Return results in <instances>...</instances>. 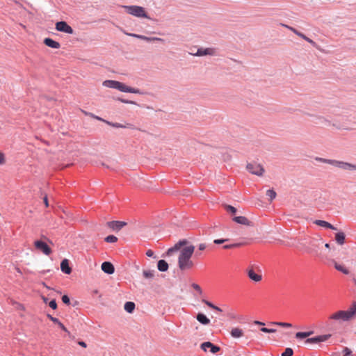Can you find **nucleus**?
<instances>
[{
    "mask_svg": "<svg viewBox=\"0 0 356 356\" xmlns=\"http://www.w3.org/2000/svg\"><path fill=\"white\" fill-rule=\"evenodd\" d=\"M47 317L54 323H56L58 324V323H59V320L58 318H56V317H53L50 314H47Z\"/></svg>",
    "mask_w": 356,
    "mask_h": 356,
    "instance_id": "09e8293b",
    "label": "nucleus"
},
{
    "mask_svg": "<svg viewBox=\"0 0 356 356\" xmlns=\"http://www.w3.org/2000/svg\"><path fill=\"white\" fill-rule=\"evenodd\" d=\"M313 333H314L313 331L298 332L296 334V338L297 339H306V340L304 341L305 344H314V343H319L321 342H324L331 337V334H327L318 335V336L311 337V338H307L309 336H311Z\"/></svg>",
    "mask_w": 356,
    "mask_h": 356,
    "instance_id": "f03ea898",
    "label": "nucleus"
},
{
    "mask_svg": "<svg viewBox=\"0 0 356 356\" xmlns=\"http://www.w3.org/2000/svg\"><path fill=\"white\" fill-rule=\"evenodd\" d=\"M56 29L58 31L68 33V34H73L74 30L73 29L67 24V23L65 21H60L56 23Z\"/></svg>",
    "mask_w": 356,
    "mask_h": 356,
    "instance_id": "1a4fd4ad",
    "label": "nucleus"
},
{
    "mask_svg": "<svg viewBox=\"0 0 356 356\" xmlns=\"http://www.w3.org/2000/svg\"><path fill=\"white\" fill-rule=\"evenodd\" d=\"M135 307L136 305L134 302L128 301L125 302L124 309L127 312L131 314L134 311Z\"/></svg>",
    "mask_w": 356,
    "mask_h": 356,
    "instance_id": "393cba45",
    "label": "nucleus"
},
{
    "mask_svg": "<svg viewBox=\"0 0 356 356\" xmlns=\"http://www.w3.org/2000/svg\"><path fill=\"white\" fill-rule=\"evenodd\" d=\"M44 203L47 207H49L48 198L47 196L44 197Z\"/></svg>",
    "mask_w": 356,
    "mask_h": 356,
    "instance_id": "13d9d810",
    "label": "nucleus"
},
{
    "mask_svg": "<svg viewBox=\"0 0 356 356\" xmlns=\"http://www.w3.org/2000/svg\"><path fill=\"white\" fill-rule=\"evenodd\" d=\"M125 11L133 16L149 19L145 8L139 6H122Z\"/></svg>",
    "mask_w": 356,
    "mask_h": 356,
    "instance_id": "39448f33",
    "label": "nucleus"
},
{
    "mask_svg": "<svg viewBox=\"0 0 356 356\" xmlns=\"http://www.w3.org/2000/svg\"><path fill=\"white\" fill-rule=\"evenodd\" d=\"M233 220L241 225H248V226H252V222L250 221L245 216H236L233 218Z\"/></svg>",
    "mask_w": 356,
    "mask_h": 356,
    "instance_id": "2eb2a0df",
    "label": "nucleus"
},
{
    "mask_svg": "<svg viewBox=\"0 0 356 356\" xmlns=\"http://www.w3.org/2000/svg\"><path fill=\"white\" fill-rule=\"evenodd\" d=\"M343 356H350L352 353V351L348 348L345 347L343 350Z\"/></svg>",
    "mask_w": 356,
    "mask_h": 356,
    "instance_id": "a18cd8bd",
    "label": "nucleus"
},
{
    "mask_svg": "<svg viewBox=\"0 0 356 356\" xmlns=\"http://www.w3.org/2000/svg\"><path fill=\"white\" fill-rule=\"evenodd\" d=\"M146 38L147 36L145 35H139V37H138V39H140V40H146Z\"/></svg>",
    "mask_w": 356,
    "mask_h": 356,
    "instance_id": "052dcab7",
    "label": "nucleus"
},
{
    "mask_svg": "<svg viewBox=\"0 0 356 356\" xmlns=\"http://www.w3.org/2000/svg\"><path fill=\"white\" fill-rule=\"evenodd\" d=\"M260 330L265 333H275L276 332L275 329L267 328L264 327H261Z\"/></svg>",
    "mask_w": 356,
    "mask_h": 356,
    "instance_id": "ea45409f",
    "label": "nucleus"
},
{
    "mask_svg": "<svg viewBox=\"0 0 356 356\" xmlns=\"http://www.w3.org/2000/svg\"><path fill=\"white\" fill-rule=\"evenodd\" d=\"M118 81L106 80L103 82V86L110 88H117Z\"/></svg>",
    "mask_w": 356,
    "mask_h": 356,
    "instance_id": "bb28decb",
    "label": "nucleus"
},
{
    "mask_svg": "<svg viewBox=\"0 0 356 356\" xmlns=\"http://www.w3.org/2000/svg\"><path fill=\"white\" fill-rule=\"evenodd\" d=\"M243 334V330L239 327H233L230 331V335L234 339L241 338Z\"/></svg>",
    "mask_w": 356,
    "mask_h": 356,
    "instance_id": "aec40b11",
    "label": "nucleus"
},
{
    "mask_svg": "<svg viewBox=\"0 0 356 356\" xmlns=\"http://www.w3.org/2000/svg\"><path fill=\"white\" fill-rule=\"evenodd\" d=\"M104 241L107 243H115L118 241V238L114 235H108L104 238Z\"/></svg>",
    "mask_w": 356,
    "mask_h": 356,
    "instance_id": "f704fd0d",
    "label": "nucleus"
},
{
    "mask_svg": "<svg viewBox=\"0 0 356 356\" xmlns=\"http://www.w3.org/2000/svg\"><path fill=\"white\" fill-rule=\"evenodd\" d=\"M254 323L255 325H265V323H263V322H261V321H255L254 322Z\"/></svg>",
    "mask_w": 356,
    "mask_h": 356,
    "instance_id": "bf43d9fd",
    "label": "nucleus"
},
{
    "mask_svg": "<svg viewBox=\"0 0 356 356\" xmlns=\"http://www.w3.org/2000/svg\"><path fill=\"white\" fill-rule=\"evenodd\" d=\"M57 325H58L59 326V327H60V329H62L64 332H67V333L70 334V332L68 331V330L66 328V327H65V325H63L60 321H59V323H58V324H57Z\"/></svg>",
    "mask_w": 356,
    "mask_h": 356,
    "instance_id": "de8ad7c7",
    "label": "nucleus"
},
{
    "mask_svg": "<svg viewBox=\"0 0 356 356\" xmlns=\"http://www.w3.org/2000/svg\"><path fill=\"white\" fill-rule=\"evenodd\" d=\"M78 343H79V345H80L81 347H83V348H86V346H87L86 343L83 341H79Z\"/></svg>",
    "mask_w": 356,
    "mask_h": 356,
    "instance_id": "6e6d98bb",
    "label": "nucleus"
},
{
    "mask_svg": "<svg viewBox=\"0 0 356 356\" xmlns=\"http://www.w3.org/2000/svg\"><path fill=\"white\" fill-rule=\"evenodd\" d=\"M49 305L52 309H56L57 308V303L56 302V300H51L49 302Z\"/></svg>",
    "mask_w": 356,
    "mask_h": 356,
    "instance_id": "49530a36",
    "label": "nucleus"
},
{
    "mask_svg": "<svg viewBox=\"0 0 356 356\" xmlns=\"http://www.w3.org/2000/svg\"><path fill=\"white\" fill-rule=\"evenodd\" d=\"M225 209L227 212L231 213L232 214H235L237 211L236 209L233 206L227 204L225 205Z\"/></svg>",
    "mask_w": 356,
    "mask_h": 356,
    "instance_id": "c9c22d12",
    "label": "nucleus"
},
{
    "mask_svg": "<svg viewBox=\"0 0 356 356\" xmlns=\"http://www.w3.org/2000/svg\"><path fill=\"white\" fill-rule=\"evenodd\" d=\"M42 300H43V302H45V303H47V301H48V298H46V297H44V296L42 297Z\"/></svg>",
    "mask_w": 356,
    "mask_h": 356,
    "instance_id": "680f3d73",
    "label": "nucleus"
},
{
    "mask_svg": "<svg viewBox=\"0 0 356 356\" xmlns=\"http://www.w3.org/2000/svg\"><path fill=\"white\" fill-rule=\"evenodd\" d=\"M246 168L249 172L257 176H261L264 172V168L263 166L257 163H248Z\"/></svg>",
    "mask_w": 356,
    "mask_h": 356,
    "instance_id": "423d86ee",
    "label": "nucleus"
},
{
    "mask_svg": "<svg viewBox=\"0 0 356 356\" xmlns=\"http://www.w3.org/2000/svg\"><path fill=\"white\" fill-rule=\"evenodd\" d=\"M34 245L36 249L40 250L45 255H49L52 252L49 246L42 241H35L34 242Z\"/></svg>",
    "mask_w": 356,
    "mask_h": 356,
    "instance_id": "9d476101",
    "label": "nucleus"
},
{
    "mask_svg": "<svg viewBox=\"0 0 356 356\" xmlns=\"http://www.w3.org/2000/svg\"><path fill=\"white\" fill-rule=\"evenodd\" d=\"M356 315V302H354L347 311L340 310L330 316V319L338 321H348Z\"/></svg>",
    "mask_w": 356,
    "mask_h": 356,
    "instance_id": "7ed1b4c3",
    "label": "nucleus"
},
{
    "mask_svg": "<svg viewBox=\"0 0 356 356\" xmlns=\"http://www.w3.org/2000/svg\"><path fill=\"white\" fill-rule=\"evenodd\" d=\"M146 42H153V41H159V42H164V40L161 38H156V37H147L146 38Z\"/></svg>",
    "mask_w": 356,
    "mask_h": 356,
    "instance_id": "4c0bfd02",
    "label": "nucleus"
},
{
    "mask_svg": "<svg viewBox=\"0 0 356 356\" xmlns=\"http://www.w3.org/2000/svg\"><path fill=\"white\" fill-rule=\"evenodd\" d=\"M322 239L312 238L309 243V247L307 248V252L309 253L317 254L322 245Z\"/></svg>",
    "mask_w": 356,
    "mask_h": 356,
    "instance_id": "0eeeda50",
    "label": "nucleus"
},
{
    "mask_svg": "<svg viewBox=\"0 0 356 356\" xmlns=\"http://www.w3.org/2000/svg\"><path fill=\"white\" fill-rule=\"evenodd\" d=\"M248 275L250 280L256 282L261 281L262 279L261 275L257 274L253 269L248 270Z\"/></svg>",
    "mask_w": 356,
    "mask_h": 356,
    "instance_id": "412c9836",
    "label": "nucleus"
},
{
    "mask_svg": "<svg viewBox=\"0 0 356 356\" xmlns=\"http://www.w3.org/2000/svg\"><path fill=\"white\" fill-rule=\"evenodd\" d=\"M126 34L129 35V36H131V37H134V38H138V37H139V35L138 34H136V33H126Z\"/></svg>",
    "mask_w": 356,
    "mask_h": 356,
    "instance_id": "4d7b16f0",
    "label": "nucleus"
},
{
    "mask_svg": "<svg viewBox=\"0 0 356 356\" xmlns=\"http://www.w3.org/2000/svg\"><path fill=\"white\" fill-rule=\"evenodd\" d=\"M195 250V246L193 245L186 246L179 253L178 257V266L181 270L191 269L194 264L191 259Z\"/></svg>",
    "mask_w": 356,
    "mask_h": 356,
    "instance_id": "f257e3e1",
    "label": "nucleus"
},
{
    "mask_svg": "<svg viewBox=\"0 0 356 356\" xmlns=\"http://www.w3.org/2000/svg\"><path fill=\"white\" fill-rule=\"evenodd\" d=\"M276 192L273 189H269L266 191V195L269 197L270 201H272L276 197Z\"/></svg>",
    "mask_w": 356,
    "mask_h": 356,
    "instance_id": "72a5a7b5",
    "label": "nucleus"
},
{
    "mask_svg": "<svg viewBox=\"0 0 356 356\" xmlns=\"http://www.w3.org/2000/svg\"><path fill=\"white\" fill-rule=\"evenodd\" d=\"M206 245L204 243H200L199 245H198V250L200 251H202V250H204L205 248H206Z\"/></svg>",
    "mask_w": 356,
    "mask_h": 356,
    "instance_id": "603ef678",
    "label": "nucleus"
},
{
    "mask_svg": "<svg viewBox=\"0 0 356 356\" xmlns=\"http://www.w3.org/2000/svg\"><path fill=\"white\" fill-rule=\"evenodd\" d=\"M127 225V222L124 221L113 220L106 222V226L113 231L118 232Z\"/></svg>",
    "mask_w": 356,
    "mask_h": 356,
    "instance_id": "9b49d317",
    "label": "nucleus"
},
{
    "mask_svg": "<svg viewBox=\"0 0 356 356\" xmlns=\"http://www.w3.org/2000/svg\"><path fill=\"white\" fill-rule=\"evenodd\" d=\"M196 318L198 322H200L202 325H209L210 323V319L207 317V316L202 313H198Z\"/></svg>",
    "mask_w": 356,
    "mask_h": 356,
    "instance_id": "4be33fe9",
    "label": "nucleus"
},
{
    "mask_svg": "<svg viewBox=\"0 0 356 356\" xmlns=\"http://www.w3.org/2000/svg\"><path fill=\"white\" fill-rule=\"evenodd\" d=\"M202 302L203 303H204L205 305H207L209 307L211 308L212 309H214L218 312H222V309L220 307L216 306L212 302H211L205 299H202Z\"/></svg>",
    "mask_w": 356,
    "mask_h": 356,
    "instance_id": "c85d7f7f",
    "label": "nucleus"
},
{
    "mask_svg": "<svg viewBox=\"0 0 356 356\" xmlns=\"http://www.w3.org/2000/svg\"><path fill=\"white\" fill-rule=\"evenodd\" d=\"M44 44L53 49H59L60 47V44L58 42H56L50 38H45L44 40Z\"/></svg>",
    "mask_w": 356,
    "mask_h": 356,
    "instance_id": "dca6fc26",
    "label": "nucleus"
},
{
    "mask_svg": "<svg viewBox=\"0 0 356 356\" xmlns=\"http://www.w3.org/2000/svg\"><path fill=\"white\" fill-rule=\"evenodd\" d=\"M191 286L200 294H202V290L201 289V287L200 286V285H198L196 283H193L191 284Z\"/></svg>",
    "mask_w": 356,
    "mask_h": 356,
    "instance_id": "58836bf2",
    "label": "nucleus"
},
{
    "mask_svg": "<svg viewBox=\"0 0 356 356\" xmlns=\"http://www.w3.org/2000/svg\"><path fill=\"white\" fill-rule=\"evenodd\" d=\"M228 241H229V238H220V239H215L213 241V243L215 244L219 245V244H222V243H225V242H227Z\"/></svg>",
    "mask_w": 356,
    "mask_h": 356,
    "instance_id": "37998d69",
    "label": "nucleus"
},
{
    "mask_svg": "<svg viewBox=\"0 0 356 356\" xmlns=\"http://www.w3.org/2000/svg\"><path fill=\"white\" fill-rule=\"evenodd\" d=\"M5 163V157L3 153L0 152V164H3Z\"/></svg>",
    "mask_w": 356,
    "mask_h": 356,
    "instance_id": "3c124183",
    "label": "nucleus"
},
{
    "mask_svg": "<svg viewBox=\"0 0 356 356\" xmlns=\"http://www.w3.org/2000/svg\"><path fill=\"white\" fill-rule=\"evenodd\" d=\"M200 346L201 348L205 352L208 348H209L210 352L213 354L217 353L220 350V348L218 346H216L210 341L204 342L201 344Z\"/></svg>",
    "mask_w": 356,
    "mask_h": 356,
    "instance_id": "f8f14e48",
    "label": "nucleus"
},
{
    "mask_svg": "<svg viewBox=\"0 0 356 356\" xmlns=\"http://www.w3.org/2000/svg\"><path fill=\"white\" fill-rule=\"evenodd\" d=\"M85 115H88L92 118H95V119H97L98 120H100V121H103L104 122V119H102V118L99 117V116H97L95 115V114L92 113H88V112H84Z\"/></svg>",
    "mask_w": 356,
    "mask_h": 356,
    "instance_id": "79ce46f5",
    "label": "nucleus"
},
{
    "mask_svg": "<svg viewBox=\"0 0 356 356\" xmlns=\"http://www.w3.org/2000/svg\"><path fill=\"white\" fill-rule=\"evenodd\" d=\"M315 159L319 162L332 165L343 170H356V165L348 162L334 159H327L321 157H316Z\"/></svg>",
    "mask_w": 356,
    "mask_h": 356,
    "instance_id": "20e7f679",
    "label": "nucleus"
},
{
    "mask_svg": "<svg viewBox=\"0 0 356 356\" xmlns=\"http://www.w3.org/2000/svg\"><path fill=\"white\" fill-rule=\"evenodd\" d=\"M168 264L163 259H161L157 263L158 270L161 272H165L168 269Z\"/></svg>",
    "mask_w": 356,
    "mask_h": 356,
    "instance_id": "5701e85b",
    "label": "nucleus"
},
{
    "mask_svg": "<svg viewBox=\"0 0 356 356\" xmlns=\"http://www.w3.org/2000/svg\"><path fill=\"white\" fill-rule=\"evenodd\" d=\"M188 243V241L186 239L180 240L178 242V245L181 247L186 245Z\"/></svg>",
    "mask_w": 356,
    "mask_h": 356,
    "instance_id": "8fccbe9b",
    "label": "nucleus"
},
{
    "mask_svg": "<svg viewBox=\"0 0 356 356\" xmlns=\"http://www.w3.org/2000/svg\"><path fill=\"white\" fill-rule=\"evenodd\" d=\"M244 244H245L244 243H232V244H227V245H225L223 246V248L224 249L236 248L241 247V246L243 245Z\"/></svg>",
    "mask_w": 356,
    "mask_h": 356,
    "instance_id": "473e14b6",
    "label": "nucleus"
},
{
    "mask_svg": "<svg viewBox=\"0 0 356 356\" xmlns=\"http://www.w3.org/2000/svg\"><path fill=\"white\" fill-rule=\"evenodd\" d=\"M334 268L345 275H348L350 271L345 268L343 265L339 264L337 262L333 260Z\"/></svg>",
    "mask_w": 356,
    "mask_h": 356,
    "instance_id": "a878e982",
    "label": "nucleus"
},
{
    "mask_svg": "<svg viewBox=\"0 0 356 356\" xmlns=\"http://www.w3.org/2000/svg\"><path fill=\"white\" fill-rule=\"evenodd\" d=\"M314 223L315 225H318V226H321V227H325V228H327V229H332V230H337V227H335L332 224H330V222H328L327 221H325V220H316L314 222Z\"/></svg>",
    "mask_w": 356,
    "mask_h": 356,
    "instance_id": "f3484780",
    "label": "nucleus"
},
{
    "mask_svg": "<svg viewBox=\"0 0 356 356\" xmlns=\"http://www.w3.org/2000/svg\"><path fill=\"white\" fill-rule=\"evenodd\" d=\"M60 269L63 273L65 274H70L72 268L69 265V261L67 259H64L60 263Z\"/></svg>",
    "mask_w": 356,
    "mask_h": 356,
    "instance_id": "a211bd4d",
    "label": "nucleus"
},
{
    "mask_svg": "<svg viewBox=\"0 0 356 356\" xmlns=\"http://www.w3.org/2000/svg\"><path fill=\"white\" fill-rule=\"evenodd\" d=\"M181 248V246L177 243L173 247L169 248L166 252L168 256H171L175 252L178 251Z\"/></svg>",
    "mask_w": 356,
    "mask_h": 356,
    "instance_id": "7c9ffc66",
    "label": "nucleus"
},
{
    "mask_svg": "<svg viewBox=\"0 0 356 356\" xmlns=\"http://www.w3.org/2000/svg\"><path fill=\"white\" fill-rule=\"evenodd\" d=\"M191 54L195 56H213L216 54V49L213 48H199L196 53H191Z\"/></svg>",
    "mask_w": 356,
    "mask_h": 356,
    "instance_id": "ddd939ff",
    "label": "nucleus"
},
{
    "mask_svg": "<svg viewBox=\"0 0 356 356\" xmlns=\"http://www.w3.org/2000/svg\"><path fill=\"white\" fill-rule=\"evenodd\" d=\"M303 40H305V41L308 42L309 44H311L313 47H317V44L316 43V42H314V40H312V39L309 38L308 37H307L305 35H304V37L302 38Z\"/></svg>",
    "mask_w": 356,
    "mask_h": 356,
    "instance_id": "a19ab883",
    "label": "nucleus"
},
{
    "mask_svg": "<svg viewBox=\"0 0 356 356\" xmlns=\"http://www.w3.org/2000/svg\"><path fill=\"white\" fill-rule=\"evenodd\" d=\"M154 270H144L143 272V275L146 279H152L154 276Z\"/></svg>",
    "mask_w": 356,
    "mask_h": 356,
    "instance_id": "2f4dec72",
    "label": "nucleus"
},
{
    "mask_svg": "<svg viewBox=\"0 0 356 356\" xmlns=\"http://www.w3.org/2000/svg\"><path fill=\"white\" fill-rule=\"evenodd\" d=\"M325 247L326 248H330V244H329V243H325Z\"/></svg>",
    "mask_w": 356,
    "mask_h": 356,
    "instance_id": "e2e57ef3",
    "label": "nucleus"
},
{
    "mask_svg": "<svg viewBox=\"0 0 356 356\" xmlns=\"http://www.w3.org/2000/svg\"><path fill=\"white\" fill-rule=\"evenodd\" d=\"M102 270L106 274L111 275L115 271L114 266L109 261H104L101 266Z\"/></svg>",
    "mask_w": 356,
    "mask_h": 356,
    "instance_id": "4468645a",
    "label": "nucleus"
},
{
    "mask_svg": "<svg viewBox=\"0 0 356 356\" xmlns=\"http://www.w3.org/2000/svg\"><path fill=\"white\" fill-rule=\"evenodd\" d=\"M117 90L123 92H130L134 94H143L144 92L140 91L138 88H132L126 86L124 83L118 81L117 84Z\"/></svg>",
    "mask_w": 356,
    "mask_h": 356,
    "instance_id": "6e6552de",
    "label": "nucleus"
},
{
    "mask_svg": "<svg viewBox=\"0 0 356 356\" xmlns=\"http://www.w3.org/2000/svg\"><path fill=\"white\" fill-rule=\"evenodd\" d=\"M345 234L343 232H339L335 234V241L339 245H343L345 243Z\"/></svg>",
    "mask_w": 356,
    "mask_h": 356,
    "instance_id": "b1692460",
    "label": "nucleus"
},
{
    "mask_svg": "<svg viewBox=\"0 0 356 356\" xmlns=\"http://www.w3.org/2000/svg\"><path fill=\"white\" fill-rule=\"evenodd\" d=\"M43 285L47 289H51V288L48 286L46 285L45 283H43Z\"/></svg>",
    "mask_w": 356,
    "mask_h": 356,
    "instance_id": "0e129e2a",
    "label": "nucleus"
},
{
    "mask_svg": "<svg viewBox=\"0 0 356 356\" xmlns=\"http://www.w3.org/2000/svg\"><path fill=\"white\" fill-rule=\"evenodd\" d=\"M146 255L149 257H152L154 256V252L152 250H148L146 252Z\"/></svg>",
    "mask_w": 356,
    "mask_h": 356,
    "instance_id": "864d4df0",
    "label": "nucleus"
},
{
    "mask_svg": "<svg viewBox=\"0 0 356 356\" xmlns=\"http://www.w3.org/2000/svg\"><path fill=\"white\" fill-rule=\"evenodd\" d=\"M120 101H121L122 102L125 103V104H135V102H134L133 101H129V100L122 99H120Z\"/></svg>",
    "mask_w": 356,
    "mask_h": 356,
    "instance_id": "5fc2aeb1",
    "label": "nucleus"
},
{
    "mask_svg": "<svg viewBox=\"0 0 356 356\" xmlns=\"http://www.w3.org/2000/svg\"><path fill=\"white\" fill-rule=\"evenodd\" d=\"M62 301L63 302V303H65L66 305H70V299L68 297V296H67V295L63 296Z\"/></svg>",
    "mask_w": 356,
    "mask_h": 356,
    "instance_id": "c03bdc74",
    "label": "nucleus"
},
{
    "mask_svg": "<svg viewBox=\"0 0 356 356\" xmlns=\"http://www.w3.org/2000/svg\"><path fill=\"white\" fill-rule=\"evenodd\" d=\"M293 350L291 348H286L284 353H282V356H292Z\"/></svg>",
    "mask_w": 356,
    "mask_h": 356,
    "instance_id": "e433bc0d",
    "label": "nucleus"
},
{
    "mask_svg": "<svg viewBox=\"0 0 356 356\" xmlns=\"http://www.w3.org/2000/svg\"><path fill=\"white\" fill-rule=\"evenodd\" d=\"M270 325H278L282 327L285 328H289L292 327V324L289 323H284V322H270Z\"/></svg>",
    "mask_w": 356,
    "mask_h": 356,
    "instance_id": "c756f323",
    "label": "nucleus"
},
{
    "mask_svg": "<svg viewBox=\"0 0 356 356\" xmlns=\"http://www.w3.org/2000/svg\"><path fill=\"white\" fill-rule=\"evenodd\" d=\"M281 25L286 29H288L289 30L291 31L293 33H294L296 35H297L298 36L300 37L301 38H302L305 35V34H303L302 33L300 32L299 31H298L297 29H296L295 28L292 27V26H290L289 25H286V24H281Z\"/></svg>",
    "mask_w": 356,
    "mask_h": 356,
    "instance_id": "cd10ccee",
    "label": "nucleus"
},
{
    "mask_svg": "<svg viewBox=\"0 0 356 356\" xmlns=\"http://www.w3.org/2000/svg\"><path fill=\"white\" fill-rule=\"evenodd\" d=\"M104 122L113 127H115V128H130V129H134V126L133 124H120V123H118V122H109V121H107V120H104Z\"/></svg>",
    "mask_w": 356,
    "mask_h": 356,
    "instance_id": "6ab92c4d",
    "label": "nucleus"
},
{
    "mask_svg": "<svg viewBox=\"0 0 356 356\" xmlns=\"http://www.w3.org/2000/svg\"><path fill=\"white\" fill-rule=\"evenodd\" d=\"M228 316H229L230 318H235L234 316H232V314H230V315H228Z\"/></svg>",
    "mask_w": 356,
    "mask_h": 356,
    "instance_id": "69168bd1",
    "label": "nucleus"
}]
</instances>
